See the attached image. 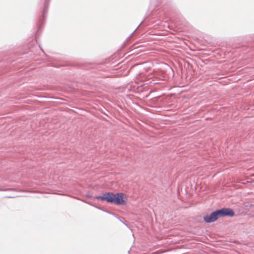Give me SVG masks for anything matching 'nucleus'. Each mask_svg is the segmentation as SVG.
Segmentation results:
<instances>
[{"label": "nucleus", "mask_w": 254, "mask_h": 254, "mask_svg": "<svg viewBox=\"0 0 254 254\" xmlns=\"http://www.w3.org/2000/svg\"><path fill=\"white\" fill-rule=\"evenodd\" d=\"M124 194L122 192L114 193L111 192H106V202L111 204L121 205L124 204L127 198L124 197Z\"/></svg>", "instance_id": "nucleus-1"}, {"label": "nucleus", "mask_w": 254, "mask_h": 254, "mask_svg": "<svg viewBox=\"0 0 254 254\" xmlns=\"http://www.w3.org/2000/svg\"><path fill=\"white\" fill-rule=\"evenodd\" d=\"M141 24V22L139 24V25L135 29H134V31L131 33V36L134 33V32L136 30V29L138 28V27L139 26V25Z\"/></svg>", "instance_id": "nucleus-6"}, {"label": "nucleus", "mask_w": 254, "mask_h": 254, "mask_svg": "<svg viewBox=\"0 0 254 254\" xmlns=\"http://www.w3.org/2000/svg\"><path fill=\"white\" fill-rule=\"evenodd\" d=\"M219 217L229 216L233 217L235 215V212L233 209L230 208H222L217 209Z\"/></svg>", "instance_id": "nucleus-3"}, {"label": "nucleus", "mask_w": 254, "mask_h": 254, "mask_svg": "<svg viewBox=\"0 0 254 254\" xmlns=\"http://www.w3.org/2000/svg\"><path fill=\"white\" fill-rule=\"evenodd\" d=\"M219 217L217 210L212 212L210 215L203 217L204 221L206 223H211L217 220Z\"/></svg>", "instance_id": "nucleus-4"}, {"label": "nucleus", "mask_w": 254, "mask_h": 254, "mask_svg": "<svg viewBox=\"0 0 254 254\" xmlns=\"http://www.w3.org/2000/svg\"><path fill=\"white\" fill-rule=\"evenodd\" d=\"M50 1V0H45L42 11H41V15L39 17L37 23L38 29L37 31V34H38V33L41 32L43 25L45 23Z\"/></svg>", "instance_id": "nucleus-2"}, {"label": "nucleus", "mask_w": 254, "mask_h": 254, "mask_svg": "<svg viewBox=\"0 0 254 254\" xmlns=\"http://www.w3.org/2000/svg\"><path fill=\"white\" fill-rule=\"evenodd\" d=\"M94 199H101L102 201H106V192L101 196H96L94 197Z\"/></svg>", "instance_id": "nucleus-5"}]
</instances>
